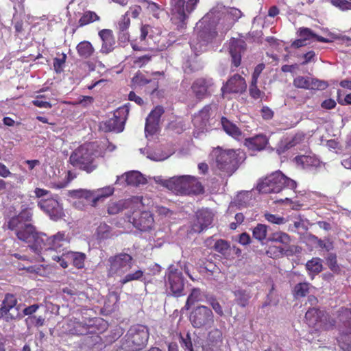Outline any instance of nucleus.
I'll use <instances>...</instances> for the list:
<instances>
[{"instance_id": "obj_59", "label": "nucleus", "mask_w": 351, "mask_h": 351, "mask_svg": "<svg viewBox=\"0 0 351 351\" xmlns=\"http://www.w3.org/2000/svg\"><path fill=\"white\" fill-rule=\"evenodd\" d=\"M298 32L299 36L304 40L313 39L316 36V34L307 27H300Z\"/></svg>"}, {"instance_id": "obj_9", "label": "nucleus", "mask_w": 351, "mask_h": 351, "mask_svg": "<svg viewBox=\"0 0 351 351\" xmlns=\"http://www.w3.org/2000/svg\"><path fill=\"white\" fill-rule=\"evenodd\" d=\"M306 324L315 330H330L335 326V320L324 311L315 308H309L305 314Z\"/></svg>"}, {"instance_id": "obj_41", "label": "nucleus", "mask_w": 351, "mask_h": 351, "mask_svg": "<svg viewBox=\"0 0 351 351\" xmlns=\"http://www.w3.org/2000/svg\"><path fill=\"white\" fill-rule=\"evenodd\" d=\"M58 57L53 58V66L56 73L60 74L64 71L67 56L64 53H58Z\"/></svg>"}, {"instance_id": "obj_20", "label": "nucleus", "mask_w": 351, "mask_h": 351, "mask_svg": "<svg viewBox=\"0 0 351 351\" xmlns=\"http://www.w3.org/2000/svg\"><path fill=\"white\" fill-rule=\"evenodd\" d=\"M133 226L141 231H147L154 225V217L149 211L134 212L132 219Z\"/></svg>"}, {"instance_id": "obj_23", "label": "nucleus", "mask_w": 351, "mask_h": 351, "mask_svg": "<svg viewBox=\"0 0 351 351\" xmlns=\"http://www.w3.org/2000/svg\"><path fill=\"white\" fill-rule=\"evenodd\" d=\"M222 335L220 330L215 329L208 335L206 343L202 346V351H221Z\"/></svg>"}, {"instance_id": "obj_49", "label": "nucleus", "mask_w": 351, "mask_h": 351, "mask_svg": "<svg viewBox=\"0 0 351 351\" xmlns=\"http://www.w3.org/2000/svg\"><path fill=\"white\" fill-rule=\"evenodd\" d=\"M152 82V80L151 79H147L145 75L141 72H137L132 79V85L135 87L143 86Z\"/></svg>"}, {"instance_id": "obj_51", "label": "nucleus", "mask_w": 351, "mask_h": 351, "mask_svg": "<svg viewBox=\"0 0 351 351\" xmlns=\"http://www.w3.org/2000/svg\"><path fill=\"white\" fill-rule=\"evenodd\" d=\"M69 194L71 195V197H77L79 199L84 198L87 202H90L91 195H93V193L91 191L86 189H78L70 191Z\"/></svg>"}, {"instance_id": "obj_25", "label": "nucleus", "mask_w": 351, "mask_h": 351, "mask_svg": "<svg viewBox=\"0 0 351 351\" xmlns=\"http://www.w3.org/2000/svg\"><path fill=\"white\" fill-rule=\"evenodd\" d=\"M91 191L93 195H91L90 205L95 207L98 202H104L106 198L111 196L114 193V189L112 186H108Z\"/></svg>"}, {"instance_id": "obj_33", "label": "nucleus", "mask_w": 351, "mask_h": 351, "mask_svg": "<svg viewBox=\"0 0 351 351\" xmlns=\"http://www.w3.org/2000/svg\"><path fill=\"white\" fill-rule=\"evenodd\" d=\"M76 50L78 56L83 59L90 58L95 51L91 43L88 40L80 42L76 47Z\"/></svg>"}, {"instance_id": "obj_40", "label": "nucleus", "mask_w": 351, "mask_h": 351, "mask_svg": "<svg viewBox=\"0 0 351 351\" xmlns=\"http://www.w3.org/2000/svg\"><path fill=\"white\" fill-rule=\"evenodd\" d=\"M130 25V17L128 16V14L123 15L117 25L120 34H122V36H120L121 38H124V40H129V35L125 32V31L129 28Z\"/></svg>"}, {"instance_id": "obj_13", "label": "nucleus", "mask_w": 351, "mask_h": 351, "mask_svg": "<svg viewBox=\"0 0 351 351\" xmlns=\"http://www.w3.org/2000/svg\"><path fill=\"white\" fill-rule=\"evenodd\" d=\"M213 86L212 78L201 77L193 81L191 89L196 99L202 100L211 96Z\"/></svg>"}, {"instance_id": "obj_16", "label": "nucleus", "mask_w": 351, "mask_h": 351, "mask_svg": "<svg viewBox=\"0 0 351 351\" xmlns=\"http://www.w3.org/2000/svg\"><path fill=\"white\" fill-rule=\"evenodd\" d=\"M164 112V108L160 106H156L150 112L146 119L145 126V133L147 136H153L158 132L160 117Z\"/></svg>"}, {"instance_id": "obj_58", "label": "nucleus", "mask_w": 351, "mask_h": 351, "mask_svg": "<svg viewBox=\"0 0 351 351\" xmlns=\"http://www.w3.org/2000/svg\"><path fill=\"white\" fill-rule=\"evenodd\" d=\"M154 56V55L153 54L147 53L142 56L136 57L134 60V63L138 66L142 67L147 64Z\"/></svg>"}, {"instance_id": "obj_26", "label": "nucleus", "mask_w": 351, "mask_h": 351, "mask_svg": "<svg viewBox=\"0 0 351 351\" xmlns=\"http://www.w3.org/2000/svg\"><path fill=\"white\" fill-rule=\"evenodd\" d=\"M293 84L295 88L303 89H314L322 87L323 82L317 80H311L307 77L298 76L294 78Z\"/></svg>"}, {"instance_id": "obj_36", "label": "nucleus", "mask_w": 351, "mask_h": 351, "mask_svg": "<svg viewBox=\"0 0 351 351\" xmlns=\"http://www.w3.org/2000/svg\"><path fill=\"white\" fill-rule=\"evenodd\" d=\"M267 242L279 243L287 247L291 243V237L286 232L277 231L270 234L267 239Z\"/></svg>"}, {"instance_id": "obj_46", "label": "nucleus", "mask_w": 351, "mask_h": 351, "mask_svg": "<svg viewBox=\"0 0 351 351\" xmlns=\"http://www.w3.org/2000/svg\"><path fill=\"white\" fill-rule=\"evenodd\" d=\"M202 300V297L200 289L198 288H194L187 298L185 304L186 309L189 310L191 306L194 304L195 302L201 301Z\"/></svg>"}, {"instance_id": "obj_42", "label": "nucleus", "mask_w": 351, "mask_h": 351, "mask_svg": "<svg viewBox=\"0 0 351 351\" xmlns=\"http://www.w3.org/2000/svg\"><path fill=\"white\" fill-rule=\"evenodd\" d=\"M306 268L308 271L313 274H319L322 271V261L319 258H313L311 260L308 261L306 264Z\"/></svg>"}, {"instance_id": "obj_54", "label": "nucleus", "mask_w": 351, "mask_h": 351, "mask_svg": "<svg viewBox=\"0 0 351 351\" xmlns=\"http://www.w3.org/2000/svg\"><path fill=\"white\" fill-rule=\"evenodd\" d=\"M211 106L210 105L205 106L198 113L197 119H200L202 123L206 125L210 117Z\"/></svg>"}, {"instance_id": "obj_62", "label": "nucleus", "mask_w": 351, "mask_h": 351, "mask_svg": "<svg viewBox=\"0 0 351 351\" xmlns=\"http://www.w3.org/2000/svg\"><path fill=\"white\" fill-rule=\"evenodd\" d=\"M66 253H62L61 256L59 255H49L51 257V259L59 263L60 265L65 269L68 267V260L65 258L64 255Z\"/></svg>"}, {"instance_id": "obj_31", "label": "nucleus", "mask_w": 351, "mask_h": 351, "mask_svg": "<svg viewBox=\"0 0 351 351\" xmlns=\"http://www.w3.org/2000/svg\"><path fill=\"white\" fill-rule=\"evenodd\" d=\"M152 30V27L149 25H143L141 27V34L139 36V43L137 42V40L131 41V46L133 50L134 51H143L145 49V47L140 45V43H145L147 37L150 38V35L149 34L150 31Z\"/></svg>"}, {"instance_id": "obj_44", "label": "nucleus", "mask_w": 351, "mask_h": 351, "mask_svg": "<svg viewBox=\"0 0 351 351\" xmlns=\"http://www.w3.org/2000/svg\"><path fill=\"white\" fill-rule=\"evenodd\" d=\"M234 293L236 297L237 304L241 306H245L250 298L249 293L239 287V289L234 291Z\"/></svg>"}, {"instance_id": "obj_35", "label": "nucleus", "mask_w": 351, "mask_h": 351, "mask_svg": "<svg viewBox=\"0 0 351 351\" xmlns=\"http://www.w3.org/2000/svg\"><path fill=\"white\" fill-rule=\"evenodd\" d=\"M125 182L128 185L138 186L147 182L146 178L138 171H130L125 173Z\"/></svg>"}, {"instance_id": "obj_60", "label": "nucleus", "mask_w": 351, "mask_h": 351, "mask_svg": "<svg viewBox=\"0 0 351 351\" xmlns=\"http://www.w3.org/2000/svg\"><path fill=\"white\" fill-rule=\"evenodd\" d=\"M180 343L181 346L188 351H193L191 338L189 333H187L185 337L180 336Z\"/></svg>"}, {"instance_id": "obj_63", "label": "nucleus", "mask_w": 351, "mask_h": 351, "mask_svg": "<svg viewBox=\"0 0 351 351\" xmlns=\"http://www.w3.org/2000/svg\"><path fill=\"white\" fill-rule=\"evenodd\" d=\"M308 293V287H295L293 290V295L296 299L304 297Z\"/></svg>"}, {"instance_id": "obj_28", "label": "nucleus", "mask_w": 351, "mask_h": 351, "mask_svg": "<svg viewBox=\"0 0 351 351\" xmlns=\"http://www.w3.org/2000/svg\"><path fill=\"white\" fill-rule=\"evenodd\" d=\"M339 322L342 325L339 326V330L344 335L351 333V310L341 308L339 311Z\"/></svg>"}, {"instance_id": "obj_43", "label": "nucleus", "mask_w": 351, "mask_h": 351, "mask_svg": "<svg viewBox=\"0 0 351 351\" xmlns=\"http://www.w3.org/2000/svg\"><path fill=\"white\" fill-rule=\"evenodd\" d=\"M27 224L28 223H25L23 221L19 219L18 217L14 215L9 219L5 225L8 230L14 231L16 234L19 230L22 229L25 225Z\"/></svg>"}, {"instance_id": "obj_27", "label": "nucleus", "mask_w": 351, "mask_h": 351, "mask_svg": "<svg viewBox=\"0 0 351 351\" xmlns=\"http://www.w3.org/2000/svg\"><path fill=\"white\" fill-rule=\"evenodd\" d=\"M136 197L128 199H121L117 202H110L108 205L107 212L109 215H117L123 210L130 208Z\"/></svg>"}, {"instance_id": "obj_3", "label": "nucleus", "mask_w": 351, "mask_h": 351, "mask_svg": "<svg viewBox=\"0 0 351 351\" xmlns=\"http://www.w3.org/2000/svg\"><path fill=\"white\" fill-rule=\"evenodd\" d=\"M216 166L217 169L224 175L230 176L239 168L241 163V154L239 149H223L218 147L214 151Z\"/></svg>"}, {"instance_id": "obj_48", "label": "nucleus", "mask_w": 351, "mask_h": 351, "mask_svg": "<svg viewBox=\"0 0 351 351\" xmlns=\"http://www.w3.org/2000/svg\"><path fill=\"white\" fill-rule=\"evenodd\" d=\"M16 216L26 223H31L30 222L33 217L32 209L28 206H23L21 210Z\"/></svg>"}, {"instance_id": "obj_45", "label": "nucleus", "mask_w": 351, "mask_h": 351, "mask_svg": "<svg viewBox=\"0 0 351 351\" xmlns=\"http://www.w3.org/2000/svg\"><path fill=\"white\" fill-rule=\"evenodd\" d=\"M257 84L258 81L251 80L249 86V94L254 99H261L265 97V94L258 88Z\"/></svg>"}, {"instance_id": "obj_6", "label": "nucleus", "mask_w": 351, "mask_h": 351, "mask_svg": "<svg viewBox=\"0 0 351 351\" xmlns=\"http://www.w3.org/2000/svg\"><path fill=\"white\" fill-rule=\"evenodd\" d=\"M133 258L127 253H119L110 256L108 260L107 274L108 277L121 278L132 265Z\"/></svg>"}, {"instance_id": "obj_12", "label": "nucleus", "mask_w": 351, "mask_h": 351, "mask_svg": "<svg viewBox=\"0 0 351 351\" xmlns=\"http://www.w3.org/2000/svg\"><path fill=\"white\" fill-rule=\"evenodd\" d=\"M16 296L11 293H7L0 308V319L8 322L20 317L19 306H16Z\"/></svg>"}, {"instance_id": "obj_24", "label": "nucleus", "mask_w": 351, "mask_h": 351, "mask_svg": "<svg viewBox=\"0 0 351 351\" xmlns=\"http://www.w3.org/2000/svg\"><path fill=\"white\" fill-rule=\"evenodd\" d=\"M268 143L269 140L264 134H258L245 140V145L252 151L263 150Z\"/></svg>"}, {"instance_id": "obj_4", "label": "nucleus", "mask_w": 351, "mask_h": 351, "mask_svg": "<svg viewBox=\"0 0 351 351\" xmlns=\"http://www.w3.org/2000/svg\"><path fill=\"white\" fill-rule=\"evenodd\" d=\"M199 0H170L171 20L178 29H184L190 14L196 8Z\"/></svg>"}, {"instance_id": "obj_1", "label": "nucleus", "mask_w": 351, "mask_h": 351, "mask_svg": "<svg viewBox=\"0 0 351 351\" xmlns=\"http://www.w3.org/2000/svg\"><path fill=\"white\" fill-rule=\"evenodd\" d=\"M158 182L177 195H197L204 193V187L199 179L189 175L174 176Z\"/></svg>"}, {"instance_id": "obj_17", "label": "nucleus", "mask_w": 351, "mask_h": 351, "mask_svg": "<svg viewBox=\"0 0 351 351\" xmlns=\"http://www.w3.org/2000/svg\"><path fill=\"white\" fill-rule=\"evenodd\" d=\"M247 49L245 41L241 38H232L229 43V53L231 56L232 64L237 68L241 65L242 55Z\"/></svg>"}, {"instance_id": "obj_8", "label": "nucleus", "mask_w": 351, "mask_h": 351, "mask_svg": "<svg viewBox=\"0 0 351 351\" xmlns=\"http://www.w3.org/2000/svg\"><path fill=\"white\" fill-rule=\"evenodd\" d=\"M16 237L21 241L29 243L30 248L37 254L40 253V247L44 244V234L38 232L34 226L31 223L16 232Z\"/></svg>"}, {"instance_id": "obj_55", "label": "nucleus", "mask_w": 351, "mask_h": 351, "mask_svg": "<svg viewBox=\"0 0 351 351\" xmlns=\"http://www.w3.org/2000/svg\"><path fill=\"white\" fill-rule=\"evenodd\" d=\"M264 217L268 222L274 224L281 225L285 223L286 222V219L284 217L279 216L278 215L266 213H265Z\"/></svg>"}, {"instance_id": "obj_57", "label": "nucleus", "mask_w": 351, "mask_h": 351, "mask_svg": "<svg viewBox=\"0 0 351 351\" xmlns=\"http://www.w3.org/2000/svg\"><path fill=\"white\" fill-rule=\"evenodd\" d=\"M45 98V96L43 95H38L36 96V99L32 101V104L37 107L44 108H51L52 105L48 101L43 100Z\"/></svg>"}, {"instance_id": "obj_11", "label": "nucleus", "mask_w": 351, "mask_h": 351, "mask_svg": "<svg viewBox=\"0 0 351 351\" xmlns=\"http://www.w3.org/2000/svg\"><path fill=\"white\" fill-rule=\"evenodd\" d=\"M44 245L40 247V254L43 251L46 256L52 254L53 252L63 251V246L69 243L64 232H58L50 237L44 234Z\"/></svg>"}, {"instance_id": "obj_5", "label": "nucleus", "mask_w": 351, "mask_h": 351, "mask_svg": "<svg viewBox=\"0 0 351 351\" xmlns=\"http://www.w3.org/2000/svg\"><path fill=\"white\" fill-rule=\"evenodd\" d=\"M123 346L127 351H138L143 349L149 339L147 328L143 325H136L130 327L125 337Z\"/></svg>"}, {"instance_id": "obj_2", "label": "nucleus", "mask_w": 351, "mask_h": 351, "mask_svg": "<svg viewBox=\"0 0 351 351\" xmlns=\"http://www.w3.org/2000/svg\"><path fill=\"white\" fill-rule=\"evenodd\" d=\"M296 187L297 183L295 180L287 177L280 171H276L261 180L256 189L262 193H277L284 189L295 190Z\"/></svg>"}, {"instance_id": "obj_21", "label": "nucleus", "mask_w": 351, "mask_h": 351, "mask_svg": "<svg viewBox=\"0 0 351 351\" xmlns=\"http://www.w3.org/2000/svg\"><path fill=\"white\" fill-rule=\"evenodd\" d=\"M217 31L215 27H205L199 30L197 34L198 43L195 45V41L191 43V46L195 50L199 49L202 51V47L206 46L207 44L212 43L217 36Z\"/></svg>"}, {"instance_id": "obj_10", "label": "nucleus", "mask_w": 351, "mask_h": 351, "mask_svg": "<svg viewBox=\"0 0 351 351\" xmlns=\"http://www.w3.org/2000/svg\"><path fill=\"white\" fill-rule=\"evenodd\" d=\"M190 322L193 327L200 328L213 324L214 316L212 311L207 306H197L190 315Z\"/></svg>"}, {"instance_id": "obj_53", "label": "nucleus", "mask_w": 351, "mask_h": 351, "mask_svg": "<svg viewBox=\"0 0 351 351\" xmlns=\"http://www.w3.org/2000/svg\"><path fill=\"white\" fill-rule=\"evenodd\" d=\"M326 265L334 272L339 271V267L337 264V256L334 253H329L326 257Z\"/></svg>"}, {"instance_id": "obj_37", "label": "nucleus", "mask_w": 351, "mask_h": 351, "mask_svg": "<svg viewBox=\"0 0 351 351\" xmlns=\"http://www.w3.org/2000/svg\"><path fill=\"white\" fill-rule=\"evenodd\" d=\"M119 296L115 291L109 293L108 298L104 303V308L108 313L115 311L118 308V302Z\"/></svg>"}, {"instance_id": "obj_14", "label": "nucleus", "mask_w": 351, "mask_h": 351, "mask_svg": "<svg viewBox=\"0 0 351 351\" xmlns=\"http://www.w3.org/2000/svg\"><path fill=\"white\" fill-rule=\"evenodd\" d=\"M213 220V215L208 208L198 210L195 213V219L191 224V231L200 233L211 225Z\"/></svg>"}, {"instance_id": "obj_47", "label": "nucleus", "mask_w": 351, "mask_h": 351, "mask_svg": "<svg viewBox=\"0 0 351 351\" xmlns=\"http://www.w3.org/2000/svg\"><path fill=\"white\" fill-rule=\"evenodd\" d=\"M144 272L141 269L136 270L134 273H130L125 275V276H122L119 282L121 284L124 285L128 282H130L133 280H138L143 276Z\"/></svg>"}, {"instance_id": "obj_19", "label": "nucleus", "mask_w": 351, "mask_h": 351, "mask_svg": "<svg viewBox=\"0 0 351 351\" xmlns=\"http://www.w3.org/2000/svg\"><path fill=\"white\" fill-rule=\"evenodd\" d=\"M38 206L52 219L57 220L63 215L62 208L55 199H42L38 202Z\"/></svg>"}, {"instance_id": "obj_32", "label": "nucleus", "mask_w": 351, "mask_h": 351, "mask_svg": "<svg viewBox=\"0 0 351 351\" xmlns=\"http://www.w3.org/2000/svg\"><path fill=\"white\" fill-rule=\"evenodd\" d=\"M99 20L100 17L96 12L90 10L85 11L82 14V16L78 21L77 26L73 29V34L76 32L77 28L82 27Z\"/></svg>"}, {"instance_id": "obj_7", "label": "nucleus", "mask_w": 351, "mask_h": 351, "mask_svg": "<svg viewBox=\"0 0 351 351\" xmlns=\"http://www.w3.org/2000/svg\"><path fill=\"white\" fill-rule=\"evenodd\" d=\"M69 161L74 167L88 173L93 172L97 167L94 154L83 147L76 149L71 154Z\"/></svg>"}, {"instance_id": "obj_61", "label": "nucleus", "mask_w": 351, "mask_h": 351, "mask_svg": "<svg viewBox=\"0 0 351 351\" xmlns=\"http://www.w3.org/2000/svg\"><path fill=\"white\" fill-rule=\"evenodd\" d=\"M331 3L341 10H351V2L348 0H331Z\"/></svg>"}, {"instance_id": "obj_22", "label": "nucleus", "mask_w": 351, "mask_h": 351, "mask_svg": "<svg viewBox=\"0 0 351 351\" xmlns=\"http://www.w3.org/2000/svg\"><path fill=\"white\" fill-rule=\"evenodd\" d=\"M98 34L102 40L100 52L104 54L112 52L116 47V40L112 31L109 29H104L99 31Z\"/></svg>"}, {"instance_id": "obj_64", "label": "nucleus", "mask_w": 351, "mask_h": 351, "mask_svg": "<svg viewBox=\"0 0 351 351\" xmlns=\"http://www.w3.org/2000/svg\"><path fill=\"white\" fill-rule=\"evenodd\" d=\"M287 246V248L285 249V255L287 256H293L300 254L302 250V247L298 245H290L289 244Z\"/></svg>"}, {"instance_id": "obj_50", "label": "nucleus", "mask_w": 351, "mask_h": 351, "mask_svg": "<svg viewBox=\"0 0 351 351\" xmlns=\"http://www.w3.org/2000/svg\"><path fill=\"white\" fill-rule=\"evenodd\" d=\"M25 324L28 329L33 326L40 327L44 325L45 319L42 316H29L25 319Z\"/></svg>"}, {"instance_id": "obj_29", "label": "nucleus", "mask_w": 351, "mask_h": 351, "mask_svg": "<svg viewBox=\"0 0 351 351\" xmlns=\"http://www.w3.org/2000/svg\"><path fill=\"white\" fill-rule=\"evenodd\" d=\"M220 123L223 130L229 136L235 139H239L242 136V131L234 123L230 121L227 117H221Z\"/></svg>"}, {"instance_id": "obj_38", "label": "nucleus", "mask_w": 351, "mask_h": 351, "mask_svg": "<svg viewBox=\"0 0 351 351\" xmlns=\"http://www.w3.org/2000/svg\"><path fill=\"white\" fill-rule=\"evenodd\" d=\"M167 278L169 285H184L182 274L178 269H170Z\"/></svg>"}, {"instance_id": "obj_52", "label": "nucleus", "mask_w": 351, "mask_h": 351, "mask_svg": "<svg viewBox=\"0 0 351 351\" xmlns=\"http://www.w3.org/2000/svg\"><path fill=\"white\" fill-rule=\"evenodd\" d=\"M230 247L229 243L223 239L217 240L214 245V250L221 254H226Z\"/></svg>"}, {"instance_id": "obj_34", "label": "nucleus", "mask_w": 351, "mask_h": 351, "mask_svg": "<svg viewBox=\"0 0 351 351\" xmlns=\"http://www.w3.org/2000/svg\"><path fill=\"white\" fill-rule=\"evenodd\" d=\"M65 258L71 261L73 265L77 269H82L84 267L86 254L82 252H68L64 255Z\"/></svg>"}, {"instance_id": "obj_15", "label": "nucleus", "mask_w": 351, "mask_h": 351, "mask_svg": "<svg viewBox=\"0 0 351 351\" xmlns=\"http://www.w3.org/2000/svg\"><path fill=\"white\" fill-rule=\"evenodd\" d=\"M126 112L127 110L124 108H120L116 110L112 117L109 118L104 123L103 130L105 132H122L126 120Z\"/></svg>"}, {"instance_id": "obj_56", "label": "nucleus", "mask_w": 351, "mask_h": 351, "mask_svg": "<svg viewBox=\"0 0 351 351\" xmlns=\"http://www.w3.org/2000/svg\"><path fill=\"white\" fill-rule=\"evenodd\" d=\"M267 254L271 258H279L285 255V248L280 246H270Z\"/></svg>"}, {"instance_id": "obj_39", "label": "nucleus", "mask_w": 351, "mask_h": 351, "mask_svg": "<svg viewBox=\"0 0 351 351\" xmlns=\"http://www.w3.org/2000/svg\"><path fill=\"white\" fill-rule=\"evenodd\" d=\"M267 226L265 224L258 223L252 230L253 238L263 243L267 239Z\"/></svg>"}, {"instance_id": "obj_30", "label": "nucleus", "mask_w": 351, "mask_h": 351, "mask_svg": "<svg viewBox=\"0 0 351 351\" xmlns=\"http://www.w3.org/2000/svg\"><path fill=\"white\" fill-rule=\"evenodd\" d=\"M294 161L298 166L302 169L317 167L319 165V159L315 155H300L294 158Z\"/></svg>"}, {"instance_id": "obj_18", "label": "nucleus", "mask_w": 351, "mask_h": 351, "mask_svg": "<svg viewBox=\"0 0 351 351\" xmlns=\"http://www.w3.org/2000/svg\"><path fill=\"white\" fill-rule=\"evenodd\" d=\"M247 89V84L244 77L239 74L230 77L221 87L223 95L226 93H243Z\"/></svg>"}]
</instances>
